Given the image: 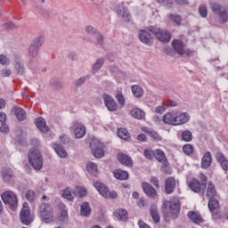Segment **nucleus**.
I'll return each instance as SVG.
<instances>
[{
    "label": "nucleus",
    "mask_w": 228,
    "mask_h": 228,
    "mask_svg": "<svg viewBox=\"0 0 228 228\" xmlns=\"http://www.w3.org/2000/svg\"><path fill=\"white\" fill-rule=\"evenodd\" d=\"M4 29H7L8 31H12L13 29H17V25H15L13 22L12 21H9V22H6L4 25Z\"/></svg>",
    "instance_id": "56"
},
{
    "label": "nucleus",
    "mask_w": 228,
    "mask_h": 228,
    "mask_svg": "<svg viewBox=\"0 0 228 228\" xmlns=\"http://www.w3.org/2000/svg\"><path fill=\"white\" fill-rule=\"evenodd\" d=\"M93 156L97 159L104 158V144L99 141L90 143Z\"/></svg>",
    "instance_id": "11"
},
{
    "label": "nucleus",
    "mask_w": 228,
    "mask_h": 228,
    "mask_svg": "<svg viewBox=\"0 0 228 228\" xmlns=\"http://www.w3.org/2000/svg\"><path fill=\"white\" fill-rule=\"evenodd\" d=\"M0 74L2 77H10L12 76V69L4 68L1 69Z\"/></svg>",
    "instance_id": "54"
},
{
    "label": "nucleus",
    "mask_w": 228,
    "mask_h": 228,
    "mask_svg": "<svg viewBox=\"0 0 228 228\" xmlns=\"http://www.w3.org/2000/svg\"><path fill=\"white\" fill-rule=\"evenodd\" d=\"M93 185L96 188L97 191L104 197V199H117L118 197L117 191H110L108 186L101 182H94Z\"/></svg>",
    "instance_id": "7"
},
{
    "label": "nucleus",
    "mask_w": 228,
    "mask_h": 228,
    "mask_svg": "<svg viewBox=\"0 0 228 228\" xmlns=\"http://www.w3.org/2000/svg\"><path fill=\"white\" fill-rule=\"evenodd\" d=\"M138 38L142 44L145 45H152L154 43L152 40V32L149 31V27L146 29H141L138 31Z\"/></svg>",
    "instance_id": "12"
},
{
    "label": "nucleus",
    "mask_w": 228,
    "mask_h": 228,
    "mask_svg": "<svg viewBox=\"0 0 228 228\" xmlns=\"http://www.w3.org/2000/svg\"><path fill=\"white\" fill-rule=\"evenodd\" d=\"M210 8L215 15H218L222 24L228 22V9L223 8L222 4L210 2Z\"/></svg>",
    "instance_id": "5"
},
{
    "label": "nucleus",
    "mask_w": 228,
    "mask_h": 228,
    "mask_svg": "<svg viewBox=\"0 0 228 228\" xmlns=\"http://www.w3.org/2000/svg\"><path fill=\"white\" fill-rule=\"evenodd\" d=\"M168 19L171 20V22H174V24H176V26H181V22L183 20V19L181 18V15L171 13L168 15Z\"/></svg>",
    "instance_id": "45"
},
{
    "label": "nucleus",
    "mask_w": 228,
    "mask_h": 228,
    "mask_svg": "<svg viewBox=\"0 0 228 228\" xmlns=\"http://www.w3.org/2000/svg\"><path fill=\"white\" fill-rule=\"evenodd\" d=\"M69 60H71L72 61H77V54H76L74 52H70L68 54Z\"/></svg>",
    "instance_id": "64"
},
{
    "label": "nucleus",
    "mask_w": 228,
    "mask_h": 228,
    "mask_svg": "<svg viewBox=\"0 0 228 228\" xmlns=\"http://www.w3.org/2000/svg\"><path fill=\"white\" fill-rule=\"evenodd\" d=\"M164 190L167 195H172V193L175 191V178L168 177L166 179Z\"/></svg>",
    "instance_id": "17"
},
{
    "label": "nucleus",
    "mask_w": 228,
    "mask_h": 228,
    "mask_svg": "<svg viewBox=\"0 0 228 228\" xmlns=\"http://www.w3.org/2000/svg\"><path fill=\"white\" fill-rule=\"evenodd\" d=\"M148 31L152 33V35H154L159 42H162V44H168V42L172 40V34L167 30H161L154 26H150L148 27Z\"/></svg>",
    "instance_id": "4"
},
{
    "label": "nucleus",
    "mask_w": 228,
    "mask_h": 228,
    "mask_svg": "<svg viewBox=\"0 0 228 228\" xmlns=\"http://www.w3.org/2000/svg\"><path fill=\"white\" fill-rule=\"evenodd\" d=\"M143 156L146 158V159H153L154 151H152V150L146 149L143 151Z\"/></svg>",
    "instance_id": "55"
},
{
    "label": "nucleus",
    "mask_w": 228,
    "mask_h": 228,
    "mask_svg": "<svg viewBox=\"0 0 228 228\" xmlns=\"http://www.w3.org/2000/svg\"><path fill=\"white\" fill-rule=\"evenodd\" d=\"M183 151L186 156H191L193 154V145L191 144H184L183 146Z\"/></svg>",
    "instance_id": "49"
},
{
    "label": "nucleus",
    "mask_w": 228,
    "mask_h": 228,
    "mask_svg": "<svg viewBox=\"0 0 228 228\" xmlns=\"http://www.w3.org/2000/svg\"><path fill=\"white\" fill-rule=\"evenodd\" d=\"M216 159L217 162H219V165L222 167L223 170H224V172H228V159L225 158V155L218 151L216 153Z\"/></svg>",
    "instance_id": "20"
},
{
    "label": "nucleus",
    "mask_w": 228,
    "mask_h": 228,
    "mask_svg": "<svg viewBox=\"0 0 228 228\" xmlns=\"http://www.w3.org/2000/svg\"><path fill=\"white\" fill-rule=\"evenodd\" d=\"M190 121V116L186 113H182L176 116L175 126H183Z\"/></svg>",
    "instance_id": "33"
},
{
    "label": "nucleus",
    "mask_w": 228,
    "mask_h": 228,
    "mask_svg": "<svg viewBox=\"0 0 228 228\" xmlns=\"http://www.w3.org/2000/svg\"><path fill=\"white\" fill-rule=\"evenodd\" d=\"M118 136L121 138V140H125V142H129V140H131V134H129V131L126 128H118Z\"/></svg>",
    "instance_id": "32"
},
{
    "label": "nucleus",
    "mask_w": 228,
    "mask_h": 228,
    "mask_svg": "<svg viewBox=\"0 0 228 228\" xmlns=\"http://www.w3.org/2000/svg\"><path fill=\"white\" fill-rule=\"evenodd\" d=\"M165 110H167V107L165 104H162L155 108V113H158L159 115H163Z\"/></svg>",
    "instance_id": "60"
},
{
    "label": "nucleus",
    "mask_w": 228,
    "mask_h": 228,
    "mask_svg": "<svg viewBox=\"0 0 228 228\" xmlns=\"http://www.w3.org/2000/svg\"><path fill=\"white\" fill-rule=\"evenodd\" d=\"M171 45L175 53H177V54H179L180 56L187 58V56H191V54H193L192 51L184 48L186 47V45L182 40L174 39L171 43Z\"/></svg>",
    "instance_id": "8"
},
{
    "label": "nucleus",
    "mask_w": 228,
    "mask_h": 228,
    "mask_svg": "<svg viewBox=\"0 0 228 228\" xmlns=\"http://www.w3.org/2000/svg\"><path fill=\"white\" fill-rule=\"evenodd\" d=\"M63 199H67V200H74V197H76V193L72 192L69 187L65 188L62 192Z\"/></svg>",
    "instance_id": "41"
},
{
    "label": "nucleus",
    "mask_w": 228,
    "mask_h": 228,
    "mask_svg": "<svg viewBox=\"0 0 228 228\" xmlns=\"http://www.w3.org/2000/svg\"><path fill=\"white\" fill-rule=\"evenodd\" d=\"M119 17H122L125 22H129V20H131V14H129L127 11H125Z\"/></svg>",
    "instance_id": "61"
},
{
    "label": "nucleus",
    "mask_w": 228,
    "mask_h": 228,
    "mask_svg": "<svg viewBox=\"0 0 228 228\" xmlns=\"http://www.w3.org/2000/svg\"><path fill=\"white\" fill-rule=\"evenodd\" d=\"M77 192L78 193V196L80 197V199H82L83 197H86L87 195V191L86 189L85 188H79Z\"/></svg>",
    "instance_id": "62"
},
{
    "label": "nucleus",
    "mask_w": 228,
    "mask_h": 228,
    "mask_svg": "<svg viewBox=\"0 0 228 228\" xmlns=\"http://www.w3.org/2000/svg\"><path fill=\"white\" fill-rule=\"evenodd\" d=\"M151 216L155 224H159V214L158 213V208L151 207L150 210Z\"/></svg>",
    "instance_id": "42"
},
{
    "label": "nucleus",
    "mask_w": 228,
    "mask_h": 228,
    "mask_svg": "<svg viewBox=\"0 0 228 228\" xmlns=\"http://www.w3.org/2000/svg\"><path fill=\"white\" fill-rule=\"evenodd\" d=\"M114 216L117 218V220H119L120 222H127L129 218L127 210L124 208L117 209L114 213Z\"/></svg>",
    "instance_id": "23"
},
{
    "label": "nucleus",
    "mask_w": 228,
    "mask_h": 228,
    "mask_svg": "<svg viewBox=\"0 0 228 228\" xmlns=\"http://www.w3.org/2000/svg\"><path fill=\"white\" fill-rule=\"evenodd\" d=\"M103 101L109 111H117V110H118V105H117V102L111 97V95L104 94Z\"/></svg>",
    "instance_id": "15"
},
{
    "label": "nucleus",
    "mask_w": 228,
    "mask_h": 228,
    "mask_svg": "<svg viewBox=\"0 0 228 228\" xmlns=\"http://www.w3.org/2000/svg\"><path fill=\"white\" fill-rule=\"evenodd\" d=\"M86 170L88 174L91 175H94V177H97V175L99 174V171L97 169V164L91 162L86 165Z\"/></svg>",
    "instance_id": "38"
},
{
    "label": "nucleus",
    "mask_w": 228,
    "mask_h": 228,
    "mask_svg": "<svg viewBox=\"0 0 228 228\" xmlns=\"http://www.w3.org/2000/svg\"><path fill=\"white\" fill-rule=\"evenodd\" d=\"M176 116L175 114H172V112H167L163 117L164 124H167L168 126H175Z\"/></svg>",
    "instance_id": "29"
},
{
    "label": "nucleus",
    "mask_w": 228,
    "mask_h": 228,
    "mask_svg": "<svg viewBox=\"0 0 228 228\" xmlns=\"http://www.w3.org/2000/svg\"><path fill=\"white\" fill-rule=\"evenodd\" d=\"M13 69L16 76H24V74H26V68L24 67V64L19 61L13 65Z\"/></svg>",
    "instance_id": "36"
},
{
    "label": "nucleus",
    "mask_w": 228,
    "mask_h": 228,
    "mask_svg": "<svg viewBox=\"0 0 228 228\" xmlns=\"http://www.w3.org/2000/svg\"><path fill=\"white\" fill-rule=\"evenodd\" d=\"M143 192L149 199H156L158 197V191L149 183H142V184Z\"/></svg>",
    "instance_id": "16"
},
{
    "label": "nucleus",
    "mask_w": 228,
    "mask_h": 228,
    "mask_svg": "<svg viewBox=\"0 0 228 228\" xmlns=\"http://www.w3.org/2000/svg\"><path fill=\"white\" fill-rule=\"evenodd\" d=\"M94 37L96 38L97 45H102L104 44V36L101 32H98Z\"/></svg>",
    "instance_id": "52"
},
{
    "label": "nucleus",
    "mask_w": 228,
    "mask_h": 228,
    "mask_svg": "<svg viewBox=\"0 0 228 228\" xmlns=\"http://www.w3.org/2000/svg\"><path fill=\"white\" fill-rule=\"evenodd\" d=\"M86 32L87 35H90V37H94L99 32V30L92 26H87L86 27Z\"/></svg>",
    "instance_id": "50"
},
{
    "label": "nucleus",
    "mask_w": 228,
    "mask_h": 228,
    "mask_svg": "<svg viewBox=\"0 0 228 228\" xmlns=\"http://www.w3.org/2000/svg\"><path fill=\"white\" fill-rule=\"evenodd\" d=\"M117 159L121 165H124L125 167H133V159L125 153H118Z\"/></svg>",
    "instance_id": "22"
},
{
    "label": "nucleus",
    "mask_w": 228,
    "mask_h": 228,
    "mask_svg": "<svg viewBox=\"0 0 228 228\" xmlns=\"http://www.w3.org/2000/svg\"><path fill=\"white\" fill-rule=\"evenodd\" d=\"M215 195H216V189L215 188L213 182H209L207 188V197L213 199L215 198Z\"/></svg>",
    "instance_id": "40"
},
{
    "label": "nucleus",
    "mask_w": 228,
    "mask_h": 228,
    "mask_svg": "<svg viewBox=\"0 0 228 228\" xmlns=\"http://www.w3.org/2000/svg\"><path fill=\"white\" fill-rule=\"evenodd\" d=\"M71 129H72L76 138H83V136H85V134H86V126H85V125H83L82 123H79L77 121H75L73 123Z\"/></svg>",
    "instance_id": "13"
},
{
    "label": "nucleus",
    "mask_w": 228,
    "mask_h": 228,
    "mask_svg": "<svg viewBox=\"0 0 228 228\" xmlns=\"http://www.w3.org/2000/svg\"><path fill=\"white\" fill-rule=\"evenodd\" d=\"M86 79H90V76H85V77H82L78 79H77L75 81V86L77 88H79V86H83V85H85V83H86Z\"/></svg>",
    "instance_id": "48"
},
{
    "label": "nucleus",
    "mask_w": 228,
    "mask_h": 228,
    "mask_svg": "<svg viewBox=\"0 0 228 228\" xmlns=\"http://www.w3.org/2000/svg\"><path fill=\"white\" fill-rule=\"evenodd\" d=\"M199 13L200 17H203V19H206V17H208V7L206 5L200 6Z\"/></svg>",
    "instance_id": "51"
},
{
    "label": "nucleus",
    "mask_w": 228,
    "mask_h": 228,
    "mask_svg": "<svg viewBox=\"0 0 228 228\" xmlns=\"http://www.w3.org/2000/svg\"><path fill=\"white\" fill-rule=\"evenodd\" d=\"M131 91L133 94L136 97V99L143 97V89L142 88V86L138 85L132 86Z\"/></svg>",
    "instance_id": "37"
},
{
    "label": "nucleus",
    "mask_w": 228,
    "mask_h": 228,
    "mask_svg": "<svg viewBox=\"0 0 228 228\" xmlns=\"http://www.w3.org/2000/svg\"><path fill=\"white\" fill-rule=\"evenodd\" d=\"M80 215L82 216H90V215H92V208H90V203H82L80 207Z\"/></svg>",
    "instance_id": "31"
},
{
    "label": "nucleus",
    "mask_w": 228,
    "mask_h": 228,
    "mask_svg": "<svg viewBox=\"0 0 228 228\" xmlns=\"http://www.w3.org/2000/svg\"><path fill=\"white\" fill-rule=\"evenodd\" d=\"M45 40V37L41 36L38 37H36L31 45L28 47V54L31 56V58H37L38 56V51H40V48L42 45H44V42Z\"/></svg>",
    "instance_id": "9"
},
{
    "label": "nucleus",
    "mask_w": 228,
    "mask_h": 228,
    "mask_svg": "<svg viewBox=\"0 0 228 228\" xmlns=\"http://www.w3.org/2000/svg\"><path fill=\"white\" fill-rule=\"evenodd\" d=\"M38 211L40 218L45 224H51V222L54 221V212L51 204L41 203Z\"/></svg>",
    "instance_id": "3"
},
{
    "label": "nucleus",
    "mask_w": 228,
    "mask_h": 228,
    "mask_svg": "<svg viewBox=\"0 0 228 228\" xmlns=\"http://www.w3.org/2000/svg\"><path fill=\"white\" fill-rule=\"evenodd\" d=\"M1 174L4 183H10L13 179V170L12 168L3 167Z\"/></svg>",
    "instance_id": "26"
},
{
    "label": "nucleus",
    "mask_w": 228,
    "mask_h": 228,
    "mask_svg": "<svg viewBox=\"0 0 228 228\" xmlns=\"http://www.w3.org/2000/svg\"><path fill=\"white\" fill-rule=\"evenodd\" d=\"M0 132L4 133V134H8V133H10V127L6 125V121L2 122Z\"/></svg>",
    "instance_id": "53"
},
{
    "label": "nucleus",
    "mask_w": 228,
    "mask_h": 228,
    "mask_svg": "<svg viewBox=\"0 0 228 228\" xmlns=\"http://www.w3.org/2000/svg\"><path fill=\"white\" fill-rule=\"evenodd\" d=\"M213 161V157L210 151H207L201 159V168H209L211 167V162Z\"/></svg>",
    "instance_id": "24"
},
{
    "label": "nucleus",
    "mask_w": 228,
    "mask_h": 228,
    "mask_svg": "<svg viewBox=\"0 0 228 228\" xmlns=\"http://www.w3.org/2000/svg\"><path fill=\"white\" fill-rule=\"evenodd\" d=\"M1 199L4 204L9 206L12 211L17 210L19 201L17 200V195H15L13 191H6L5 192L1 194Z\"/></svg>",
    "instance_id": "6"
},
{
    "label": "nucleus",
    "mask_w": 228,
    "mask_h": 228,
    "mask_svg": "<svg viewBox=\"0 0 228 228\" xmlns=\"http://www.w3.org/2000/svg\"><path fill=\"white\" fill-rule=\"evenodd\" d=\"M104 59L103 58H100L98 59L95 63L93 64V68H92V73L95 74L96 72H99V70H101V69H102V66L104 65Z\"/></svg>",
    "instance_id": "39"
},
{
    "label": "nucleus",
    "mask_w": 228,
    "mask_h": 228,
    "mask_svg": "<svg viewBox=\"0 0 228 228\" xmlns=\"http://www.w3.org/2000/svg\"><path fill=\"white\" fill-rule=\"evenodd\" d=\"M154 158L157 159V161H159V163H162L163 167H165V168H167V167H168V165H170L168 163V160H167V156L165 155L164 151L156 150L154 151Z\"/></svg>",
    "instance_id": "19"
},
{
    "label": "nucleus",
    "mask_w": 228,
    "mask_h": 228,
    "mask_svg": "<svg viewBox=\"0 0 228 228\" xmlns=\"http://www.w3.org/2000/svg\"><path fill=\"white\" fill-rule=\"evenodd\" d=\"M53 149H54L56 154H58L60 158H68L69 153H67V151H65V148L63 147V145L58 142H53Z\"/></svg>",
    "instance_id": "25"
},
{
    "label": "nucleus",
    "mask_w": 228,
    "mask_h": 228,
    "mask_svg": "<svg viewBox=\"0 0 228 228\" xmlns=\"http://www.w3.org/2000/svg\"><path fill=\"white\" fill-rule=\"evenodd\" d=\"M208 199V209L212 213V218L218 220V218H220V202L216 198Z\"/></svg>",
    "instance_id": "10"
},
{
    "label": "nucleus",
    "mask_w": 228,
    "mask_h": 228,
    "mask_svg": "<svg viewBox=\"0 0 228 228\" xmlns=\"http://www.w3.org/2000/svg\"><path fill=\"white\" fill-rule=\"evenodd\" d=\"M181 138L183 142H191L193 140V134L190 130H185L182 132Z\"/></svg>",
    "instance_id": "44"
},
{
    "label": "nucleus",
    "mask_w": 228,
    "mask_h": 228,
    "mask_svg": "<svg viewBox=\"0 0 228 228\" xmlns=\"http://www.w3.org/2000/svg\"><path fill=\"white\" fill-rule=\"evenodd\" d=\"M28 162L35 170H42L44 159L39 150L31 149L28 153Z\"/></svg>",
    "instance_id": "2"
},
{
    "label": "nucleus",
    "mask_w": 228,
    "mask_h": 228,
    "mask_svg": "<svg viewBox=\"0 0 228 228\" xmlns=\"http://www.w3.org/2000/svg\"><path fill=\"white\" fill-rule=\"evenodd\" d=\"M60 142L63 143V145H66L67 147H70L74 143V142L66 134L61 135L59 137Z\"/></svg>",
    "instance_id": "46"
},
{
    "label": "nucleus",
    "mask_w": 228,
    "mask_h": 228,
    "mask_svg": "<svg viewBox=\"0 0 228 228\" xmlns=\"http://www.w3.org/2000/svg\"><path fill=\"white\" fill-rule=\"evenodd\" d=\"M118 104H120L121 108L126 106V98H124V94H122V89H118L115 95Z\"/></svg>",
    "instance_id": "43"
},
{
    "label": "nucleus",
    "mask_w": 228,
    "mask_h": 228,
    "mask_svg": "<svg viewBox=\"0 0 228 228\" xmlns=\"http://www.w3.org/2000/svg\"><path fill=\"white\" fill-rule=\"evenodd\" d=\"M188 186L194 193H200V191H202V183L197 178L192 179Z\"/></svg>",
    "instance_id": "27"
},
{
    "label": "nucleus",
    "mask_w": 228,
    "mask_h": 228,
    "mask_svg": "<svg viewBox=\"0 0 228 228\" xmlns=\"http://www.w3.org/2000/svg\"><path fill=\"white\" fill-rule=\"evenodd\" d=\"M114 177L119 181H127L129 179V173L122 169H117L114 171Z\"/></svg>",
    "instance_id": "30"
},
{
    "label": "nucleus",
    "mask_w": 228,
    "mask_h": 228,
    "mask_svg": "<svg viewBox=\"0 0 228 228\" xmlns=\"http://www.w3.org/2000/svg\"><path fill=\"white\" fill-rule=\"evenodd\" d=\"M187 216L191 222H193V224H203L204 222L202 216H200V214H197L195 211H189Z\"/></svg>",
    "instance_id": "28"
},
{
    "label": "nucleus",
    "mask_w": 228,
    "mask_h": 228,
    "mask_svg": "<svg viewBox=\"0 0 228 228\" xmlns=\"http://www.w3.org/2000/svg\"><path fill=\"white\" fill-rule=\"evenodd\" d=\"M41 15L45 20H49V19H51V13L47 10H43Z\"/></svg>",
    "instance_id": "63"
},
{
    "label": "nucleus",
    "mask_w": 228,
    "mask_h": 228,
    "mask_svg": "<svg viewBox=\"0 0 228 228\" xmlns=\"http://www.w3.org/2000/svg\"><path fill=\"white\" fill-rule=\"evenodd\" d=\"M25 197L28 202H33V200H35V191H28Z\"/></svg>",
    "instance_id": "57"
},
{
    "label": "nucleus",
    "mask_w": 228,
    "mask_h": 228,
    "mask_svg": "<svg viewBox=\"0 0 228 228\" xmlns=\"http://www.w3.org/2000/svg\"><path fill=\"white\" fill-rule=\"evenodd\" d=\"M145 133L150 134L151 138H153V140H159V134H158L156 131L148 130V131H145Z\"/></svg>",
    "instance_id": "58"
},
{
    "label": "nucleus",
    "mask_w": 228,
    "mask_h": 228,
    "mask_svg": "<svg viewBox=\"0 0 228 228\" xmlns=\"http://www.w3.org/2000/svg\"><path fill=\"white\" fill-rule=\"evenodd\" d=\"M12 113H13L17 118V120H19V122H24V120H26V110H24V109L17 106V105H13L12 109Z\"/></svg>",
    "instance_id": "18"
},
{
    "label": "nucleus",
    "mask_w": 228,
    "mask_h": 228,
    "mask_svg": "<svg viewBox=\"0 0 228 228\" xmlns=\"http://www.w3.org/2000/svg\"><path fill=\"white\" fill-rule=\"evenodd\" d=\"M50 86L51 88H53V90L60 92V90L63 88V83L58 78H53L52 80H50Z\"/></svg>",
    "instance_id": "34"
},
{
    "label": "nucleus",
    "mask_w": 228,
    "mask_h": 228,
    "mask_svg": "<svg viewBox=\"0 0 228 228\" xmlns=\"http://www.w3.org/2000/svg\"><path fill=\"white\" fill-rule=\"evenodd\" d=\"M200 181H201V186H202V191H206V188H208V176L204 175V173H200Z\"/></svg>",
    "instance_id": "47"
},
{
    "label": "nucleus",
    "mask_w": 228,
    "mask_h": 228,
    "mask_svg": "<svg viewBox=\"0 0 228 228\" xmlns=\"http://www.w3.org/2000/svg\"><path fill=\"white\" fill-rule=\"evenodd\" d=\"M162 213L165 222L175 220L181 213V201L177 198H174L170 201L166 200L162 204Z\"/></svg>",
    "instance_id": "1"
},
{
    "label": "nucleus",
    "mask_w": 228,
    "mask_h": 228,
    "mask_svg": "<svg viewBox=\"0 0 228 228\" xmlns=\"http://www.w3.org/2000/svg\"><path fill=\"white\" fill-rule=\"evenodd\" d=\"M35 126L37 127L41 133H49V126L45 123L44 118H37L35 119Z\"/></svg>",
    "instance_id": "21"
},
{
    "label": "nucleus",
    "mask_w": 228,
    "mask_h": 228,
    "mask_svg": "<svg viewBox=\"0 0 228 228\" xmlns=\"http://www.w3.org/2000/svg\"><path fill=\"white\" fill-rule=\"evenodd\" d=\"M150 183L153 184L154 187L157 188V190H159V180L156 176H152L150 180Z\"/></svg>",
    "instance_id": "59"
},
{
    "label": "nucleus",
    "mask_w": 228,
    "mask_h": 228,
    "mask_svg": "<svg viewBox=\"0 0 228 228\" xmlns=\"http://www.w3.org/2000/svg\"><path fill=\"white\" fill-rule=\"evenodd\" d=\"M130 115L131 117H134V118H137V120H142L145 118V112L141 109H133L130 111Z\"/></svg>",
    "instance_id": "35"
},
{
    "label": "nucleus",
    "mask_w": 228,
    "mask_h": 228,
    "mask_svg": "<svg viewBox=\"0 0 228 228\" xmlns=\"http://www.w3.org/2000/svg\"><path fill=\"white\" fill-rule=\"evenodd\" d=\"M31 211L29 210V208L23 207L20 213V220L21 224L24 225H30V224L33 222V218H31Z\"/></svg>",
    "instance_id": "14"
}]
</instances>
